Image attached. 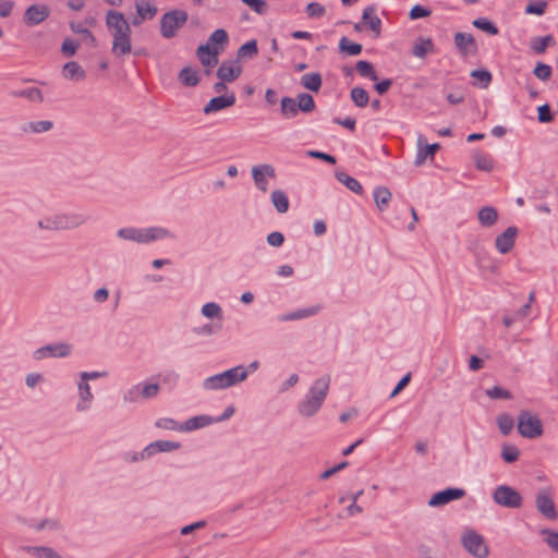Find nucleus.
I'll return each mask as SVG.
<instances>
[{"instance_id":"f257e3e1","label":"nucleus","mask_w":558,"mask_h":558,"mask_svg":"<svg viewBox=\"0 0 558 558\" xmlns=\"http://www.w3.org/2000/svg\"><path fill=\"white\" fill-rule=\"evenodd\" d=\"M106 26L112 36L111 52L122 58L132 52L131 26L121 12L110 10L106 14Z\"/></svg>"},{"instance_id":"f03ea898","label":"nucleus","mask_w":558,"mask_h":558,"mask_svg":"<svg viewBox=\"0 0 558 558\" xmlns=\"http://www.w3.org/2000/svg\"><path fill=\"white\" fill-rule=\"evenodd\" d=\"M89 220V216L82 211H58L43 217L37 226L46 231H66L77 229Z\"/></svg>"},{"instance_id":"7ed1b4c3","label":"nucleus","mask_w":558,"mask_h":558,"mask_svg":"<svg viewBox=\"0 0 558 558\" xmlns=\"http://www.w3.org/2000/svg\"><path fill=\"white\" fill-rule=\"evenodd\" d=\"M329 385L330 377L328 375L316 379L308 389L304 399L299 403V414L304 417H311L316 414L328 395Z\"/></svg>"},{"instance_id":"20e7f679","label":"nucleus","mask_w":558,"mask_h":558,"mask_svg":"<svg viewBox=\"0 0 558 558\" xmlns=\"http://www.w3.org/2000/svg\"><path fill=\"white\" fill-rule=\"evenodd\" d=\"M117 235L122 240L132 241L138 244H148L154 241L174 238L172 232L162 227L121 228L118 230Z\"/></svg>"},{"instance_id":"39448f33","label":"nucleus","mask_w":558,"mask_h":558,"mask_svg":"<svg viewBox=\"0 0 558 558\" xmlns=\"http://www.w3.org/2000/svg\"><path fill=\"white\" fill-rule=\"evenodd\" d=\"M247 378V371L244 365H238L222 373L207 377L203 381L205 390H221L233 387Z\"/></svg>"},{"instance_id":"423d86ee","label":"nucleus","mask_w":558,"mask_h":558,"mask_svg":"<svg viewBox=\"0 0 558 558\" xmlns=\"http://www.w3.org/2000/svg\"><path fill=\"white\" fill-rule=\"evenodd\" d=\"M189 14L184 10L174 9L163 13L160 17V35L166 39L174 38L186 24Z\"/></svg>"},{"instance_id":"0eeeda50","label":"nucleus","mask_w":558,"mask_h":558,"mask_svg":"<svg viewBox=\"0 0 558 558\" xmlns=\"http://www.w3.org/2000/svg\"><path fill=\"white\" fill-rule=\"evenodd\" d=\"M543 424L536 414L527 410L520 412L518 416V432L527 439H535L543 435Z\"/></svg>"},{"instance_id":"6e6552de","label":"nucleus","mask_w":558,"mask_h":558,"mask_svg":"<svg viewBox=\"0 0 558 558\" xmlns=\"http://www.w3.org/2000/svg\"><path fill=\"white\" fill-rule=\"evenodd\" d=\"M461 543L468 553L475 558H487L489 555V548L484 537L473 530L462 534Z\"/></svg>"},{"instance_id":"1a4fd4ad","label":"nucleus","mask_w":558,"mask_h":558,"mask_svg":"<svg viewBox=\"0 0 558 558\" xmlns=\"http://www.w3.org/2000/svg\"><path fill=\"white\" fill-rule=\"evenodd\" d=\"M493 500L505 508L518 509L523 504L521 494L509 485H499L493 493Z\"/></svg>"},{"instance_id":"9d476101","label":"nucleus","mask_w":558,"mask_h":558,"mask_svg":"<svg viewBox=\"0 0 558 558\" xmlns=\"http://www.w3.org/2000/svg\"><path fill=\"white\" fill-rule=\"evenodd\" d=\"M537 511L546 519L555 521L558 519V512L554 502V497L548 488H542L535 497Z\"/></svg>"},{"instance_id":"9b49d317","label":"nucleus","mask_w":558,"mask_h":558,"mask_svg":"<svg viewBox=\"0 0 558 558\" xmlns=\"http://www.w3.org/2000/svg\"><path fill=\"white\" fill-rule=\"evenodd\" d=\"M72 352V345L65 342L50 343L38 348L34 351L33 357L35 360H44L46 357H66Z\"/></svg>"},{"instance_id":"f8f14e48","label":"nucleus","mask_w":558,"mask_h":558,"mask_svg":"<svg viewBox=\"0 0 558 558\" xmlns=\"http://www.w3.org/2000/svg\"><path fill=\"white\" fill-rule=\"evenodd\" d=\"M465 494L466 493L463 488L449 487L434 494L428 501V506L441 507L449 504L452 500L463 498Z\"/></svg>"},{"instance_id":"ddd939ff","label":"nucleus","mask_w":558,"mask_h":558,"mask_svg":"<svg viewBox=\"0 0 558 558\" xmlns=\"http://www.w3.org/2000/svg\"><path fill=\"white\" fill-rule=\"evenodd\" d=\"M50 9L46 4H32L23 15V21L27 26H35L48 19Z\"/></svg>"},{"instance_id":"4468645a","label":"nucleus","mask_w":558,"mask_h":558,"mask_svg":"<svg viewBox=\"0 0 558 558\" xmlns=\"http://www.w3.org/2000/svg\"><path fill=\"white\" fill-rule=\"evenodd\" d=\"M252 177L256 187L265 193L268 190L267 178L272 179L276 177L275 168L267 163L254 166L252 168Z\"/></svg>"},{"instance_id":"2eb2a0df","label":"nucleus","mask_w":558,"mask_h":558,"mask_svg":"<svg viewBox=\"0 0 558 558\" xmlns=\"http://www.w3.org/2000/svg\"><path fill=\"white\" fill-rule=\"evenodd\" d=\"M518 235V228L508 227L502 233L495 239V247L500 254H508L512 251Z\"/></svg>"},{"instance_id":"dca6fc26","label":"nucleus","mask_w":558,"mask_h":558,"mask_svg":"<svg viewBox=\"0 0 558 558\" xmlns=\"http://www.w3.org/2000/svg\"><path fill=\"white\" fill-rule=\"evenodd\" d=\"M454 45L463 57L475 56L478 50L474 37L469 33H456Z\"/></svg>"},{"instance_id":"f3484780","label":"nucleus","mask_w":558,"mask_h":558,"mask_svg":"<svg viewBox=\"0 0 558 558\" xmlns=\"http://www.w3.org/2000/svg\"><path fill=\"white\" fill-rule=\"evenodd\" d=\"M241 73L242 68L238 60L223 61L217 70L218 78L229 83L235 81Z\"/></svg>"},{"instance_id":"a211bd4d","label":"nucleus","mask_w":558,"mask_h":558,"mask_svg":"<svg viewBox=\"0 0 558 558\" xmlns=\"http://www.w3.org/2000/svg\"><path fill=\"white\" fill-rule=\"evenodd\" d=\"M236 98L233 93L211 98L204 107V113L209 114L219 110L231 107L235 104Z\"/></svg>"},{"instance_id":"6ab92c4d","label":"nucleus","mask_w":558,"mask_h":558,"mask_svg":"<svg viewBox=\"0 0 558 558\" xmlns=\"http://www.w3.org/2000/svg\"><path fill=\"white\" fill-rule=\"evenodd\" d=\"M201 63L206 68H214L218 64L219 49L210 47L209 44L201 45L196 51Z\"/></svg>"},{"instance_id":"aec40b11","label":"nucleus","mask_w":558,"mask_h":558,"mask_svg":"<svg viewBox=\"0 0 558 558\" xmlns=\"http://www.w3.org/2000/svg\"><path fill=\"white\" fill-rule=\"evenodd\" d=\"M181 447L179 442L170 441V440H156L150 442L143 449V456L153 457L157 452H169L177 450Z\"/></svg>"},{"instance_id":"412c9836","label":"nucleus","mask_w":558,"mask_h":558,"mask_svg":"<svg viewBox=\"0 0 558 558\" xmlns=\"http://www.w3.org/2000/svg\"><path fill=\"white\" fill-rule=\"evenodd\" d=\"M77 389H78L80 400L76 404V410L78 412L87 411L90 408L93 399H94V395L92 393L90 386L88 383L81 380L77 384Z\"/></svg>"},{"instance_id":"4be33fe9","label":"nucleus","mask_w":558,"mask_h":558,"mask_svg":"<svg viewBox=\"0 0 558 558\" xmlns=\"http://www.w3.org/2000/svg\"><path fill=\"white\" fill-rule=\"evenodd\" d=\"M417 142H418V150L416 153L414 163H415V166H422L425 162L427 157H429L430 159H434L436 151L439 149V145L432 144V145H425L423 147L422 145L425 142V137L423 135L418 136Z\"/></svg>"},{"instance_id":"5701e85b","label":"nucleus","mask_w":558,"mask_h":558,"mask_svg":"<svg viewBox=\"0 0 558 558\" xmlns=\"http://www.w3.org/2000/svg\"><path fill=\"white\" fill-rule=\"evenodd\" d=\"M363 23L378 37L381 32V20L376 15L374 7H367L363 11Z\"/></svg>"},{"instance_id":"b1692460","label":"nucleus","mask_w":558,"mask_h":558,"mask_svg":"<svg viewBox=\"0 0 558 558\" xmlns=\"http://www.w3.org/2000/svg\"><path fill=\"white\" fill-rule=\"evenodd\" d=\"M322 307L319 305H313L306 308L296 310L294 312L283 314L279 317L280 322H290V320H299L307 317L315 316L320 312Z\"/></svg>"},{"instance_id":"393cba45","label":"nucleus","mask_w":558,"mask_h":558,"mask_svg":"<svg viewBox=\"0 0 558 558\" xmlns=\"http://www.w3.org/2000/svg\"><path fill=\"white\" fill-rule=\"evenodd\" d=\"M213 423H215V420L211 416H208V415H196V416H193V417L189 418L187 421H185L182 424L181 432L195 430V429H198V428L206 427V426H208V425H210Z\"/></svg>"},{"instance_id":"a878e982","label":"nucleus","mask_w":558,"mask_h":558,"mask_svg":"<svg viewBox=\"0 0 558 558\" xmlns=\"http://www.w3.org/2000/svg\"><path fill=\"white\" fill-rule=\"evenodd\" d=\"M296 105L295 98L289 96L282 97L280 101V113L282 118L287 120L295 118L300 111Z\"/></svg>"},{"instance_id":"bb28decb","label":"nucleus","mask_w":558,"mask_h":558,"mask_svg":"<svg viewBox=\"0 0 558 558\" xmlns=\"http://www.w3.org/2000/svg\"><path fill=\"white\" fill-rule=\"evenodd\" d=\"M53 122L49 120H41V121H31L27 123H24L22 125V131L24 133H33V134H40L46 133L52 130Z\"/></svg>"},{"instance_id":"cd10ccee","label":"nucleus","mask_w":558,"mask_h":558,"mask_svg":"<svg viewBox=\"0 0 558 558\" xmlns=\"http://www.w3.org/2000/svg\"><path fill=\"white\" fill-rule=\"evenodd\" d=\"M62 74L65 78L71 81H82L85 78V71L75 61L66 62L63 66Z\"/></svg>"},{"instance_id":"c85d7f7f","label":"nucleus","mask_w":558,"mask_h":558,"mask_svg":"<svg viewBox=\"0 0 558 558\" xmlns=\"http://www.w3.org/2000/svg\"><path fill=\"white\" fill-rule=\"evenodd\" d=\"M477 219L481 226L492 227L498 220V211L493 206H485L478 210Z\"/></svg>"},{"instance_id":"c756f323","label":"nucleus","mask_w":558,"mask_h":558,"mask_svg":"<svg viewBox=\"0 0 558 558\" xmlns=\"http://www.w3.org/2000/svg\"><path fill=\"white\" fill-rule=\"evenodd\" d=\"M301 85L312 92H318L322 87V75L317 72L306 73L301 77Z\"/></svg>"},{"instance_id":"7c9ffc66","label":"nucleus","mask_w":558,"mask_h":558,"mask_svg":"<svg viewBox=\"0 0 558 558\" xmlns=\"http://www.w3.org/2000/svg\"><path fill=\"white\" fill-rule=\"evenodd\" d=\"M473 160L475 167L481 171L490 172L494 169V159L488 154L477 150L473 154Z\"/></svg>"},{"instance_id":"2f4dec72","label":"nucleus","mask_w":558,"mask_h":558,"mask_svg":"<svg viewBox=\"0 0 558 558\" xmlns=\"http://www.w3.org/2000/svg\"><path fill=\"white\" fill-rule=\"evenodd\" d=\"M555 44V38L553 35H547L544 37H533L530 41V48L536 53V54H543L545 53L547 47L549 45Z\"/></svg>"},{"instance_id":"473e14b6","label":"nucleus","mask_w":558,"mask_h":558,"mask_svg":"<svg viewBox=\"0 0 558 558\" xmlns=\"http://www.w3.org/2000/svg\"><path fill=\"white\" fill-rule=\"evenodd\" d=\"M336 179L340 183L345 185L353 193L359 194V195H361L363 193V187H362L361 183L356 179H354V178L350 177L349 174H347L345 172L337 171L336 172Z\"/></svg>"},{"instance_id":"72a5a7b5","label":"nucleus","mask_w":558,"mask_h":558,"mask_svg":"<svg viewBox=\"0 0 558 558\" xmlns=\"http://www.w3.org/2000/svg\"><path fill=\"white\" fill-rule=\"evenodd\" d=\"M374 199L377 208L383 211L389 205L391 199V192L385 186H377L374 190Z\"/></svg>"},{"instance_id":"f704fd0d","label":"nucleus","mask_w":558,"mask_h":558,"mask_svg":"<svg viewBox=\"0 0 558 558\" xmlns=\"http://www.w3.org/2000/svg\"><path fill=\"white\" fill-rule=\"evenodd\" d=\"M11 95L13 97L26 98L33 102H43L44 100L43 93L37 87H28L20 90H13Z\"/></svg>"},{"instance_id":"c9c22d12","label":"nucleus","mask_w":558,"mask_h":558,"mask_svg":"<svg viewBox=\"0 0 558 558\" xmlns=\"http://www.w3.org/2000/svg\"><path fill=\"white\" fill-rule=\"evenodd\" d=\"M271 203L276 210L280 214H284L289 209V198L287 194L281 190H275L271 193Z\"/></svg>"},{"instance_id":"e433bc0d","label":"nucleus","mask_w":558,"mask_h":558,"mask_svg":"<svg viewBox=\"0 0 558 558\" xmlns=\"http://www.w3.org/2000/svg\"><path fill=\"white\" fill-rule=\"evenodd\" d=\"M178 77H179L180 82L183 85L189 86V87L196 86L198 84V82H199V77H198L197 71L193 70L190 66L183 68L179 72V76Z\"/></svg>"},{"instance_id":"4c0bfd02","label":"nucleus","mask_w":558,"mask_h":558,"mask_svg":"<svg viewBox=\"0 0 558 558\" xmlns=\"http://www.w3.org/2000/svg\"><path fill=\"white\" fill-rule=\"evenodd\" d=\"M351 100L359 108H364L369 102L368 93L362 87H353L350 92Z\"/></svg>"},{"instance_id":"58836bf2","label":"nucleus","mask_w":558,"mask_h":558,"mask_svg":"<svg viewBox=\"0 0 558 558\" xmlns=\"http://www.w3.org/2000/svg\"><path fill=\"white\" fill-rule=\"evenodd\" d=\"M258 53L257 41L252 39L243 44L236 52L239 59H253Z\"/></svg>"},{"instance_id":"ea45409f","label":"nucleus","mask_w":558,"mask_h":558,"mask_svg":"<svg viewBox=\"0 0 558 558\" xmlns=\"http://www.w3.org/2000/svg\"><path fill=\"white\" fill-rule=\"evenodd\" d=\"M355 69L359 72V74L363 77H367L372 81L378 80L374 65L369 61L359 60L355 64Z\"/></svg>"},{"instance_id":"a19ab883","label":"nucleus","mask_w":558,"mask_h":558,"mask_svg":"<svg viewBox=\"0 0 558 558\" xmlns=\"http://www.w3.org/2000/svg\"><path fill=\"white\" fill-rule=\"evenodd\" d=\"M296 107L304 113H311L315 109V101L312 95L301 93L296 96Z\"/></svg>"},{"instance_id":"79ce46f5","label":"nucleus","mask_w":558,"mask_h":558,"mask_svg":"<svg viewBox=\"0 0 558 558\" xmlns=\"http://www.w3.org/2000/svg\"><path fill=\"white\" fill-rule=\"evenodd\" d=\"M136 12L142 19L151 20L157 13V8L150 2L142 0L136 2Z\"/></svg>"},{"instance_id":"37998d69","label":"nucleus","mask_w":558,"mask_h":558,"mask_svg":"<svg viewBox=\"0 0 558 558\" xmlns=\"http://www.w3.org/2000/svg\"><path fill=\"white\" fill-rule=\"evenodd\" d=\"M27 553L35 558H61L60 555L50 547H27Z\"/></svg>"},{"instance_id":"c03bdc74","label":"nucleus","mask_w":558,"mask_h":558,"mask_svg":"<svg viewBox=\"0 0 558 558\" xmlns=\"http://www.w3.org/2000/svg\"><path fill=\"white\" fill-rule=\"evenodd\" d=\"M339 49L349 56H357L362 52V45L352 43L347 37H342L339 41Z\"/></svg>"},{"instance_id":"a18cd8bd","label":"nucleus","mask_w":558,"mask_h":558,"mask_svg":"<svg viewBox=\"0 0 558 558\" xmlns=\"http://www.w3.org/2000/svg\"><path fill=\"white\" fill-rule=\"evenodd\" d=\"M497 425L501 434L507 436L513 429L514 420L512 418L511 415L504 413L497 416Z\"/></svg>"},{"instance_id":"49530a36","label":"nucleus","mask_w":558,"mask_h":558,"mask_svg":"<svg viewBox=\"0 0 558 558\" xmlns=\"http://www.w3.org/2000/svg\"><path fill=\"white\" fill-rule=\"evenodd\" d=\"M471 76L477 81L474 84L481 88H487L492 82V74L487 70H473Z\"/></svg>"},{"instance_id":"de8ad7c7","label":"nucleus","mask_w":558,"mask_h":558,"mask_svg":"<svg viewBox=\"0 0 558 558\" xmlns=\"http://www.w3.org/2000/svg\"><path fill=\"white\" fill-rule=\"evenodd\" d=\"M473 25L476 28L484 31L485 33H487L488 35H492V36H495L499 33L497 26L493 22L487 20L486 17H478V19L474 20Z\"/></svg>"},{"instance_id":"09e8293b","label":"nucleus","mask_w":558,"mask_h":558,"mask_svg":"<svg viewBox=\"0 0 558 558\" xmlns=\"http://www.w3.org/2000/svg\"><path fill=\"white\" fill-rule=\"evenodd\" d=\"M433 50V43L429 38L420 39V43H416L413 46L412 53L417 58H424L428 51Z\"/></svg>"},{"instance_id":"8fccbe9b","label":"nucleus","mask_w":558,"mask_h":558,"mask_svg":"<svg viewBox=\"0 0 558 558\" xmlns=\"http://www.w3.org/2000/svg\"><path fill=\"white\" fill-rule=\"evenodd\" d=\"M519 456L520 451L515 446L509 444L502 445L501 458L504 459L505 462L513 463L519 459Z\"/></svg>"},{"instance_id":"3c124183","label":"nucleus","mask_w":558,"mask_h":558,"mask_svg":"<svg viewBox=\"0 0 558 558\" xmlns=\"http://www.w3.org/2000/svg\"><path fill=\"white\" fill-rule=\"evenodd\" d=\"M541 534L544 536V542L547 546L554 553L558 554V532L550 529H544L541 531Z\"/></svg>"},{"instance_id":"603ef678","label":"nucleus","mask_w":558,"mask_h":558,"mask_svg":"<svg viewBox=\"0 0 558 558\" xmlns=\"http://www.w3.org/2000/svg\"><path fill=\"white\" fill-rule=\"evenodd\" d=\"M138 385H140V390H141V397L144 400L155 398L160 391L159 384H147L146 383V384H138Z\"/></svg>"},{"instance_id":"864d4df0","label":"nucleus","mask_w":558,"mask_h":558,"mask_svg":"<svg viewBox=\"0 0 558 558\" xmlns=\"http://www.w3.org/2000/svg\"><path fill=\"white\" fill-rule=\"evenodd\" d=\"M221 307L214 302H208L203 305L202 314L207 318H220L221 319Z\"/></svg>"},{"instance_id":"5fc2aeb1","label":"nucleus","mask_w":558,"mask_h":558,"mask_svg":"<svg viewBox=\"0 0 558 558\" xmlns=\"http://www.w3.org/2000/svg\"><path fill=\"white\" fill-rule=\"evenodd\" d=\"M158 378L163 385L175 386L179 381V374L173 369H166L158 374Z\"/></svg>"},{"instance_id":"6e6d98bb","label":"nucleus","mask_w":558,"mask_h":558,"mask_svg":"<svg viewBox=\"0 0 558 558\" xmlns=\"http://www.w3.org/2000/svg\"><path fill=\"white\" fill-rule=\"evenodd\" d=\"M326 13V9L323 4L318 2H311L306 7V14L312 19L323 17Z\"/></svg>"},{"instance_id":"4d7b16f0","label":"nucleus","mask_w":558,"mask_h":558,"mask_svg":"<svg viewBox=\"0 0 558 558\" xmlns=\"http://www.w3.org/2000/svg\"><path fill=\"white\" fill-rule=\"evenodd\" d=\"M551 66L543 62H537L533 71L534 75L542 81L549 80L551 76Z\"/></svg>"},{"instance_id":"13d9d810","label":"nucleus","mask_w":558,"mask_h":558,"mask_svg":"<svg viewBox=\"0 0 558 558\" xmlns=\"http://www.w3.org/2000/svg\"><path fill=\"white\" fill-rule=\"evenodd\" d=\"M486 395L490 399H511L512 395L509 390L501 388L499 386H494L486 390Z\"/></svg>"},{"instance_id":"bf43d9fd","label":"nucleus","mask_w":558,"mask_h":558,"mask_svg":"<svg viewBox=\"0 0 558 558\" xmlns=\"http://www.w3.org/2000/svg\"><path fill=\"white\" fill-rule=\"evenodd\" d=\"M242 2L259 15H265L268 11V4L265 0H242Z\"/></svg>"},{"instance_id":"052dcab7","label":"nucleus","mask_w":558,"mask_h":558,"mask_svg":"<svg viewBox=\"0 0 558 558\" xmlns=\"http://www.w3.org/2000/svg\"><path fill=\"white\" fill-rule=\"evenodd\" d=\"M155 425L158 428L168 429V430H179V432H181V428H182V425H180L175 420L170 418V417L159 418L155 423Z\"/></svg>"},{"instance_id":"680f3d73","label":"nucleus","mask_w":558,"mask_h":558,"mask_svg":"<svg viewBox=\"0 0 558 558\" xmlns=\"http://www.w3.org/2000/svg\"><path fill=\"white\" fill-rule=\"evenodd\" d=\"M141 399L142 397L138 384L131 387L123 396L124 402L128 403H135L138 402Z\"/></svg>"},{"instance_id":"e2e57ef3","label":"nucleus","mask_w":558,"mask_h":558,"mask_svg":"<svg viewBox=\"0 0 558 558\" xmlns=\"http://www.w3.org/2000/svg\"><path fill=\"white\" fill-rule=\"evenodd\" d=\"M228 33L222 29L218 28L211 33V35L208 38L207 44H226L228 41Z\"/></svg>"},{"instance_id":"0e129e2a","label":"nucleus","mask_w":558,"mask_h":558,"mask_svg":"<svg viewBox=\"0 0 558 558\" xmlns=\"http://www.w3.org/2000/svg\"><path fill=\"white\" fill-rule=\"evenodd\" d=\"M546 7H547V2L546 1H538V2H535V3H529L526 5V8H525V13L526 14L542 15V14H544Z\"/></svg>"},{"instance_id":"69168bd1","label":"nucleus","mask_w":558,"mask_h":558,"mask_svg":"<svg viewBox=\"0 0 558 558\" xmlns=\"http://www.w3.org/2000/svg\"><path fill=\"white\" fill-rule=\"evenodd\" d=\"M537 112H538V121L542 123H548L554 120V116H553L550 108L547 104L538 107Z\"/></svg>"},{"instance_id":"338daca9","label":"nucleus","mask_w":558,"mask_h":558,"mask_svg":"<svg viewBox=\"0 0 558 558\" xmlns=\"http://www.w3.org/2000/svg\"><path fill=\"white\" fill-rule=\"evenodd\" d=\"M409 15H410L411 20L426 17V16L430 15V10H428L427 8H425L423 5L416 4L411 9Z\"/></svg>"},{"instance_id":"774afa93","label":"nucleus","mask_w":558,"mask_h":558,"mask_svg":"<svg viewBox=\"0 0 558 558\" xmlns=\"http://www.w3.org/2000/svg\"><path fill=\"white\" fill-rule=\"evenodd\" d=\"M284 242V235L279 231H274L267 235V243L270 246L279 247Z\"/></svg>"}]
</instances>
